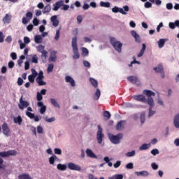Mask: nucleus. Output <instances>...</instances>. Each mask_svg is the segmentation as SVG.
Here are the masks:
<instances>
[{"label":"nucleus","mask_w":179,"mask_h":179,"mask_svg":"<svg viewBox=\"0 0 179 179\" xmlns=\"http://www.w3.org/2000/svg\"><path fill=\"white\" fill-rule=\"evenodd\" d=\"M98 131L96 132V141L99 145H102L104 146V143H103V138H104V134H103V128L101 126L98 125Z\"/></svg>","instance_id":"8"},{"label":"nucleus","mask_w":179,"mask_h":179,"mask_svg":"<svg viewBox=\"0 0 179 179\" xmlns=\"http://www.w3.org/2000/svg\"><path fill=\"white\" fill-rule=\"evenodd\" d=\"M108 179H124V175L115 174L111 177H109Z\"/></svg>","instance_id":"34"},{"label":"nucleus","mask_w":179,"mask_h":179,"mask_svg":"<svg viewBox=\"0 0 179 179\" xmlns=\"http://www.w3.org/2000/svg\"><path fill=\"white\" fill-rule=\"evenodd\" d=\"M29 103L27 101L23 100V96L20 99V103L18 104V107L20 110H24V108H27L29 107Z\"/></svg>","instance_id":"11"},{"label":"nucleus","mask_w":179,"mask_h":179,"mask_svg":"<svg viewBox=\"0 0 179 179\" xmlns=\"http://www.w3.org/2000/svg\"><path fill=\"white\" fill-rule=\"evenodd\" d=\"M101 94V93L100 92V89L97 88L93 96L94 100H99V99H100Z\"/></svg>","instance_id":"32"},{"label":"nucleus","mask_w":179,"mask_h":179,"mask_svg":"<svg viewBox=\"0 0 179 179\" xmlns=\"http://www.w3.org/2000/svg\"><path fill=\"white\" fill-rule=\"evenodd\" d=\"M135 155H136V151L132 150L131 152H127L125 154V156H127V157H134V156H135Z\"/></svg>","instance_id":"40"},{"label":"nucleus","mask_w":179,"mask_h":179,"mask_svg":"<svg viewBox=\"0 0 179 179\" xmlns=\"http://www.w3.org/2000/svg\"><path fill=\"white\" fill-rule=\"evenodd\" d=\"M26 115H27V117H29V118H31V120H33V118H34L35 115H34V113L27 111L26 112Z\"/></svg>","instance_id":"54"},{"label":"nucleus","mask_w":179,"mask_h":179,"mask_svg":"<svg viewBox=\"0 0 179 179\" xmlns=\"http://www.w3.org/2000/svg\"><path fill=\"white\" fill-rule=\"evenodd\" d=\"M19 179H32L31 177H30V175L23 173L18 176Z\"/></svg>","instance_id":"36"},{"label":"nucleus","mask_w":179,"mask_h":179,"mask_svg":"<svg viewBox=\"0 0 179 179\" xmlns=\"http://www.w3.org/2000/svg\"><path fill=\"white\" fill-rule=\"evenodd\" d=\"M64 3L65 1H64V0L57 1L55 4H53L52 10H54V12H57L60 8L61 10H68V9H69V6Z\"/></svg>","instance_id":"4"},{"label":"nucleus","mask_w":179,"mask_h":179,"mask_svg":"<svg viewBox=\"0 0 179 179\" xmlns=\"http://www.w3.org/2000/svg\"><path fill=\"white\" fill-rule=\"evenodd\" d=\"M112 12H113V13H118L119 12V13H121L122 15H127V12H129V6H123V8L115 6L112 8Z\"/></svg>","instance_id":"7"},{"label":"nucleus","mask_w":179,"mask_h":179,"mask_svg":"<svg viewBox=\"0 0 179 179\" xmlns=\"http://www.w3.org/2000/svg\"><path fill=\"white\" fill-rule=\"evenodd\" d=\"M45 121L46 122H49V123H51V122H55V117H45Z\"/></svg>","instance_id":"43"},{"label":"nucleus","mask_w":179,"mask_h":179,"mask_svg":"<svg viewBox=\"0 0 179 179\" xmlns=\"http://www.w3.org/2000/svg\"><path fill=\"white\" fill-rule=\"evenodd\" d=\"M110 2H104V1H101L100 2V6L102 8H110Z\"/></svg>","instance_id":"42"},{"label":"nucleus","mask_w":179,"mask_h":179,"mask_svg":"<svg viewBox=\"0 0 179 179\" xmlns=\"http://www.w3.org/2000/svg\"><path fill=\"white\" fill-rule=\"evenodd\" d=\"M85 153L88 157L91 159H97V155L93 152V151L89 148L85 150Z\"/></svg>","instance_id":"19"},{"label":"nucleus","mask_w":179,"mask_h":179,"mask_svg":"<svg viewBox=\"0 0 179 179\" xmlns=\"http://www.w3.org/2000/svg\"><path fill=\"white\" fill-rule=\"evenodd\" d=\"M41 54H42L41 59L43 62H45V61H47V55L48 54V52H47V50H45L41 52Z\"/></svg>","instance_id":"35"},{"label":"nucleus","mask_w":179,"mask_h":179,"mask_svg":"<svg viewBox=\"0 0 179 179\" xmlns=\"http://www.w3.org/2000/svg\"><path fill=\"white\" fill-rule=\"evenodd\" d=\"M61 31V29H57L56 31V35L55 36V40H56V41H58L59 40V31Z\"/></svg>","instance_id":"55"},{"label":"nucleus","mask_w":179,"mask_h":179,"mask_svg":"<svg viewBox=\"0 0 179 179\" xmlns=\"http://www.w3.org/2000/svg\"><path fill=\"white\" fill-rule=\"evenodd\" d=\"M133 99L134 100H136L137 101H141L142 103H148V99H146V96L142 94L139 95H134L133 96Z\"/></svg>","instance_id":"12"},{"label":"nucleus","mask_w":179,"mask_h":179,"mask_svg":"<svg viewBox=\"0 0 179 179\" xmlns=\"http://www.w3.org/2000/svg\"><path fill=\"white\" fill-rule=\"evenodd\" d=\"M151 167L152 170H157V169H159V165H157L155 162H152L151 164Z\"/></svg>","instance_id":"58"},{"label":"nucleus","mask_w":179,"mask_h":179,"mask_svg":"<svg viewBox=\"0 0 179 179\" xmlns=\"http://www.w3.org/2000/svg\"><path fill=\"white\" fill-rule=\"evenodd\" d=\"M34 41L36 44H41L43 43V38L41 35H36L34 36Z\"/></svg>","instance_id":"30"},{"label":"nucleus","mask_w":179,"mask_h":179,"mask_svg":"<svg viewBox=\"0 0 179 179\" xmlns=\"http://www.w3.org/2000/svg\"><path fill=\"white\" fill-rule=\"evenodd\" d=\"M125 120L120 121L116 125V129L117 131H122V129H124V125H125Z\"/></svg>","instance_id":"23"},{"label":"nucleus","mask_w":179,"mask_h":179,"mask_svg":"<svg viewBox=\"0 0 179 179\" xmlns=\"http://www.w3.org/2000/svg\"><path fill=\"white\" fill-rule=\"evenodd\" d=\"M151 146L152 145H150V143H143L139 147L138 150L141 152L143 150H148V149H150Z\"/></svg>","instance_id":"22"},{"label":"nucleus","mask_w":179,"mask_h":179,"mask_svg":"<svg viewBox=\"0 0 179 179\" xmlns=\"http://www.w3.org/2000/svg\"><path fill=\"white\" fill-rule=\"evenodd\" d=\"M12 19V15H9V14H6L5 15V17L3 18V23H7L8 24L9 22H10Z\"/></svg>","instance_id":"31"},{"label":"nucleus","mask_w":179,"mask_h":179,"mask_svg":"<svg viewBox=\"0 0 179 179\" xmlns=\"http://www.w3.org/2000/svg\"><path fill=\"white\" fill-rule=\"evenodd\" d=\"M166 41H167V39H164V38L159 39L157 42L159 48H163V47H164V44H166Z\"/></svg>","instance_id":"29"},{"label":"nucleus","mask_w":179,"mask_h":179,"mask_svg":"<svg viewBox=\"0 0 179 179\" xmlns=\"http://www.w3.org/2000/svg\"><path fill=\"white\" fill-rule=\"evenodd\" d=\"M65 82H66V83H70L71 86H72L73 87H75V86H76V83H75V80H73V78L69 76L65 77Z\"/></svg>","instance_id":"17"},{"label":"nucleus","mask_w":179,"mask_h":179,"mask_svg":"<svg viewBox=\"0 0 179 179\" xmlns=\"http://www.w3.org/2000/svg\"><path fill=\"white\" fill-rule=\"evenodd\" d=\"M120 166H121V161H117L114 164H113V167L115 169H118V167H120Z\"/></svg>","instance_id":"61"},{"label":"nucleus","mask_w":179,"mask_h":179,"mask_svg":"<svg viewBox=\"0 0 179 179\" xmlns=\"http://www.w3.org/2000/svg\"><path fill=\"white\" fill-rule=\"evenodd\" d=\"M34 79H36L35 77H34L33 76L31 75H29L28 76V80L31 83H34Z\"/></svg>","instance_id":"60"},{"label":"nucleus","mask_w":179,"mask_h":179,"mask_svg":"<svg viewBox=\"0 0 179 179\" xmlns=\"http://www.w3.org/2000/svg\"><path fill=\"white\" fill-rule=\"evenodd\" d=\"M3 134L5 136H10V129H9V127H8V124L4 123L2 125Z\"/></svg>","instance_id":"13"},{"label":"nucleus","mask_w":179,"mask_h":179,"mask_svg":"<svg viewBox=\"0 0 179 179\" xmlns=\"http://www.w3.org/2000/svg\"><path fill=\"white\" fill-rule=\"evenodd\" d=\"M53 70H54V64H48V73H50V72H52Z\"/></svg>","instance_id":"51"},{"label":"nucleus","mask_w":179,"mask_h":179,"mask_svg":"<svg viewBox=\"0 0 179 179\" xmlns=\"http://www.w3.org/2000/svg\"><path fill=\"white\" fill-rule=\"evenodd\" d=\"M145 51H146V45L145 43H143L142 48H141L140 52L138 54L137 57L138 58H141V57H143V54H145Z\"/></svg>","instance_id":"27"},{"label":"nucleus","mask_w":179,"mask_h":179,"mask_svg":"<svg viewBox=\"0 0 179 179\" xmlns=\"http://www.w3.org/2000/svg\"><path fill=\"white\" fill-rule=\"evenodd\" d=\"M153 70L155 71L157 73H159L160 76L162 79L166 78V75L164 74V69L163 68V65L158 64L157 66L153 68Z\"/></svg>","instance_id":"9"},{"label":"nucleus","mask_w":179,"mask_h":179,"mask_svg":"<svg viewBox=\"0 0 179 179\" xmlns=\"http://www.w3.org/2000/svg\"><path fill=\"white\" fill-rule=\"evenodd\" d=\"M71 47L73 48V59H79L80 58V55L79 54V49L78 48V37L74 36L72 38Z\"/></svg>","instance_id":"2"},{"label":"nucleus","mask_w":179,"mask_h":179,"mask_svg":"<svg viewBox=\"0 0 179 179\" xmlns=\"http://www.w3.org/2000/svg\"><path fill=\"white\" fill-rule=\"evenodd\" d=\"M151 155H152V156H157V155H159V153H160V152L159 151L158 149H153L151 150L150 152Z\"/></svg>","instance_id":"48"},{"label":"nucleus","mask_w":179,"mask_h":179,"mask_svg":"<svg viewBox=\"0 0 179 179\" xmlns=\"http://www.w3.org/2000/svg\"><path fill=\"white\" fill-rule=\"evenodd\" d=\"M13 122L15 124L22 125V122H23V119L22 118V116H17L16 117H13Z\"/></svg>","instance_id":"26"},{"label":"nucleus","mask_w":179,"mask_h":179,"mask_svg":"<svg viewBox=\"0 0 179 179\" xmlns=\"http://www.w3.org/2000/svg\"><path fill=\"white\" fill-rule=\"evenodd\" d=\"M57 17V15H53L50 17V22H52L54 27H57L58 24H59V20H58Z\"/></svg>","instance_id":"20"},{"label":"nucleus","mask_w":179,"mask_h":179,"mask_svg":"<svg viewBox=\"0 0 179 179\" xmlns=\"http://www.w3.org/2000/svg\"><path fill=\"white\" fill-rule=\"evenodd\" d=\"M173 125L175 128H179V113L176 114L173 118Z\"/></svg>","instance_id":"24"},{"label":"nucleus","mask_w":179,"mask_h":179,"mask_svg":"<svg viewBox=\"0 0 179 179\" xmlns=\"http://www.w3.org/2000/svg\"><path fill=\"white\" fill-rule=\"evenodd\" d=\"M169 27L172 29L174 30L176 27H179V20H177L174 22H169Z\"/></svg>","instance_id":"25"},{"label":"nucleus","mask_w":179,"mask_h":179,"mask_svg":"<svg viewBox=\"0 0 179 179\" xmlns=\"http://www.w3.org/2000/svg\"><path fill=\"white\" fill-rule=\"evenodd\" d=\"M17 152L15 150L0 152V170L3 169V159L2 157H9V156H16Z\"/></svg>","instance_id":"3"},{"label":"nucleus","mask_w":179,"mask_h":179,"mask_svg":"<svg viewBox=\"0 0 179 179\" xmlns=\"http://www.w3.org/2000/svg\"><path fill=\"white\" fill-rule=\"evenodd\" d=\"M127 80L131 82V83H133V85H137V86H139V79L138 78V76H129L127 77Z\"/></svg>","instance_id":"14"},{"label":"nucleus","mask_w":179,"mask_h":179,"mask_svg":"<svg viewBox=\"0 0 179 179\" xmlns=\"http://www.w3.org/2000/svg\"><path fill=\"white\" fill-rule=\"evenodd\" d=\"M110 41L115 51L119 53L122 52V43L120 41H117L114 37H111Z\"/></svg>","instance_id":"6"},{"label":"nucleus","mask_w":179,"mask_h":179,"mask_svg":"<svg viewBox=\"0 0 179 179\" xmlns=\"http://www.w3.org/2000/svg\"><path fill=\"white\" fill-rule=\"evenodd\" d=\"M49 163L54 166V163H55V159H54L53 155L49 158Z\"/></svg>","instance_id":"62"},{"label":"nucleus","mask_w":179,"mask_h":179,"mask_svg":"<svg viewBox=\"0 0 179 179\" xmlns=\"http://www.w3.org/2000/svg\"><path fill=\"white\" fill-rule=\"evenodd\" d=\"M103 117H106L107 120H110V118H111V114L110 112L106 110L103 112Z\"/></svg>","instance_id":"47"},{"label":"nucleus","mask_w":179,"mask_h":179,"mask_svg":"<svg viewBox=\"0 0 179 179\" xmlns=\"http://www.w3.org/2000/svg\"><path fill=\"white\" fill-rule=\"evenodd\" d=\"M143 93L148 97V104L150 106L148 108V118H150L151 117H153L155 114H156V111L152 110V108L155 107V100H153L152 96H156V93L149 90H144Z\"/></svg>","instance_id":"1"},{"label":"nucleus","mask_w":179,"mask_h":179,"mask_svg":"<svg viewBox=\"0 0 179 179\" xmlns=\"http://www.w3.org/2000/svg\"><path fill=\"white\" fill-rule=\"evenodd\" d=\"M90 82L94 87H97L99 86V83L94 78H90Z\"/></svg>","instance_id":"39"},{"label":"nucleus","mask_w":179,"mask_h":179,"mask_svg":"<svg viewBox=\"0 0 179 179\" xmlns=\"http://www.w3.org/2000/svg\"><path fill=\"white\" fill-rule=\"evenodd\" d=\"M108 136L111 143H113V145H118L120 143L121 139L124 138V134H118L117 135H114V134H108Z\"/></svg>","instance_id":"5"},{"label":"nucleus","mask_w":179,"mask_h":179,"mask_svg":"<svg viewBox=\"0 0 179 179\" xmlns=\"http://www.w3.org/2000/svg\"><path fill=\"white\" fill-rule=\"evenodd\" d=\"M37 106L38 107H41L39 110L41 114H44L45 111H47V106L44 105V103H43L42 101H38L37 103Z\"/></svg>","instance_id":"15"},{"label":"nucleus","mask_w":179,"mask_h":179,"mask_svg":"<svg viewBox=\"0 0 179 179\" xmlns=\"http://www.w3.org/2000/svg\"><path fill=\"white\" fill-rule=\"evenodd\" d=\"M67 167L69 170H72L73 171H80L82 170V167L80 165H78L73 162H69L67 164Z\"/></svg>","instance_id":"10"},{"label":"nucleus","mask_w":179,"mask_h":179,"mask_svg":"<svg viewBox=\"0 0 179 179\" xmlns=\"http://www.w3.org/2000/svg\"><path fill=\"white\" fill-rule=\"evenodd\" d=\"M32 23L34 26H38V24L40 23V21L37 19V17L34 18Z\"/></svg>","instance_id":"59"},{"label":"nucleus","mask_w":179,"mask_h":179,"mask_svg":"<svg viewBox=\"0 0 179 179\" xmlns=\"http://www.w3.org/2000/svg\"><path fill=\"white\" fill-rule=\"evenodd\" d=\"M44 78V73L43 71H41L38 74V77L36 78V80H43Z\"/></svg>","instance_id":"44"},{"label":"nucleus","mask_w":179,"mask_h":179,"mask_svg":"<svg viewBox=\"0 0 179 179\" xmlns=\"http://www.w3.org/2000/svg\"><path fill=\"white\" fill-rule=\"evenodd\" d=\"M45 48V45H39L38 46L36 47V50L38 52H43L44 51H45L44 49Z\"/></svg>","instance_id":"41"},{"label":"nucleus","mask_w":179,"mask_h":179,"mask_svg":"<svg viewBox=\"0 0 179 179\" xmlns=\"http://www.w3.org/2000/svg\"><path fill=\"white\" fill-rule=\"evenodd\" d=\"M140 120L141 124H145V121H146V113L142 112L140 115Z\"/></svg>","instance_id":"33"},{"label":"nucleus","mask_w":179,"mask_h":179,"mask_svg":"<svg viewBox=\"0 0 179 179\" xmlns=\"http://www.w3.org/2000/svg\"><path fill=\"white\" fill-rule=\"evenodd\" d=\"M36 99H37L38 101H41V100H43V95H41V94H40V92H37Z\"/></svg>","instance_id":"57"},{"label":"nucleus","mask_w":179,"mask_h":179,"mask_svg":"<svg viewBox=\"0 0 179 179\" xmlns=\"http://www.w3.org/2000/svg\"><path fill=\"white\" fill-rule=\"evenodd\" d=\"M31 76H32L34 78H36L38 75V73H37V71H36V69H31Z\"/></svg>","instance_id":"50"},{"label":"nucleus","mask_w":179,"mask_h":179,"mask_svg":"<svg viewBox=\"0 0 179 179\" xmlns=\"http://www.w3.org/2000/svg\"><path fill=\"white\" fill-rule=\"evenodd\" d=\"M135 174L137 177H149L150 176L148 171H136Z\"/></svg>","instance_id":"16"},{"label":"nucleus","mask_w":179,"mask_h":179,"mask_svg":"<svg viewBox=\"0 0 179 179\" xmlns=\"http://www.w3.org/2000/svg\"><path fill=\"white\" fill-rule=\"evenodd\" d=\"M132 37H134L136 43H141V36L136 33V31L132 30L130 32Z\"/></svg>","instance_id":"21"},{"label":"nucleus","mask_w":179,"mask_h":179,"mask_svg":"<svg viewBox=\"0 0 179 179\" xmlns=\"http://www.w3.org/2000/svg\"><path fill=\"white\" fill-rule=\"evenodd\" d=\"M125 167L128 170H132V169H134V163L132 162L128 163L127 164H126Z\"/></svg>","instance_id":"49"},{"label":"nucleus","mask_w":179,"mask_h":179,"mask_svg":"<svg viewBox=\"0 0 179 179\" xmlns=\"http://www.w3.org/2000/svg\"><path fill=\"white\" fill-rule=\"evenodd\" d=\"M166 9H168L169 10H171V9H173V3H166Z\"/></svg>","instance_id":"64"},{"label":"nucleus","mask_w":179,"mask_h":179,"mask_svg":"<svg viewBox=\"0 0 179 179\" xmlns=\"http://www.w3.org/2000/svg\"><path fill=\"white\" fill-rule=\"evenodd\" d=\"M51 12V5L48 4L46 5V6L44 8L43 10V13L45 14V13H48Z\"/></svg>","instance_id":"38"},{"label":"nucleus","mask_w":179,"mask_h":179,"mask_svg":"<svg viewBox=\"0 0 179 179\" xmlns=\"http://www.w3.org/2000/svg\"><path fill=\"white\" fill-rule=\"evenodd\" d=\"M57 169V170H60V171H65L68 169V166L66 164H58Z\"/></svg>","instance_id":"28"},{"label":"nucleus","mask_w":179,"mask_h":179,"mask_svg":"<svg viewBox=\"0 0 179 179\" xmlns=\"http://www.w3.org/2000/svg\"><path fill=\"white\" fill-rule=\"evenodd\" d=\"M54 152H55V155H62V150L59 148H55Z\"/></svg>","instance_id":"53"},{"label":"nucleus","mask_w":179,"mask_h":179,"mask_svg":"<svg viewBox=\"0 0 179 179\" xmlns=\"http://www.w3.org/2000/svg\"><path fill=\"white\" fill-rule=\"evenodd\" d=\"M50 102L51 104H52V106H54V107H57V108H59V103H58V102L57 101V100H55V99L52 98L50 99Z\"/></svg>","instance_id":"37"},{"label":"nucleus","mask_w":179,"mask_h":179,"mask_svg":"<svg viewBox=\"0 0 179 179\" xmlns=\"http://www.w3.org/2000/svg\"><path fill=\"white\" fill-rule=\"evenodd\" d=\"M49 62H56L57 61V51L52 50L48 59Z\"/></svg>","instance_id":"18"},{"label":"nucleus","mask_w":179,"mask_h":179,"mask_svg":"<svg viewBox=\"0 0 179 179\" xmlns=\"http://www.w3.org/2000/svg\"><path fill=\"white\" fill-rule=\"evenodd\" d=\"M83 65H84V66H85V68H90V62H89L86 60H85L83 62Z\"/></svg>","instance_id":"63"},{"label":"nucleus","mask_w":179,"mask_h":179,"mask_svg":"<svg viewBox=\"0 0 179 179\" xmlns=\"http://www.w3.org/2000/svg\"><path fill=\"white\" fill-rule=\"evenodd\" d=\"M37 132H38V134H43L44 133V129H43V127L38 126L37 127Z\"/></svg>","instance_id":"56"},{"label":"nucleus","mask_w":179,"mask_h":179,"mask_svg":"<svg viewBox=\"0 0 179 179\" xmlns=\"http://www.w3.org/2000/svg\"><path fill=\"white\" fill-rule=\"evenodd\" d=\"M36 80L38 86H45L47 85V83H45V81H43V80Z\"/></svg>","instance_id":"45"},{"label":"nucleus","mask_w":179,"mask_h":179,"mask_svg":"<svg viewBox=\"0 0 179 179\" xmlns=\"http://www.w3.org/2000/svg\"><path fill=\"white\" fill-rule=\"evenodd\" d=\"M31 61L34 64H37L38 62V57H37V55H33Z\"/></svg>","instance_id":"52"},{"label":"nucleus","mask_w":179,"mask_h":179,"mask_svg":"<svg viewBox=\"0 0 179 179\" xmlns=\"http://www.w3.org/2000/svg\"><path fill=\"white\" fill-rule=\"evenodd\" d=\"M82 51H83V55L84 57H87L89 55V50L86 48H82Z\"/></svg>","instance_id":"46"}]
</instances>
